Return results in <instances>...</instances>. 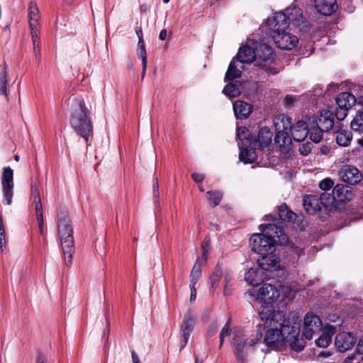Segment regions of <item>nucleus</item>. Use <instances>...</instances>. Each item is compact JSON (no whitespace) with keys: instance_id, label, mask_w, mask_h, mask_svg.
<instances>
[{"instance_id":"nucleus-46","label":"nucleus","mask_w":363,"mask_h":363,"mask_svg":"<svg viewBox=\"0 0 363 363\" xmlns=\"http://www.w3.org/2000/svg\"><path fill=\"white\" fill-rule=\"evenodd\" d=\"M210 247V240L208 238H206L201 245L202 252H203V262H205L207 259V257L208 255Z\"/></svg>"},{"instance_id":"nucleus-49","label":"nucleus","mask_w":363,"mask_h":363,"mask_svg":"<svg viewBox=\"0 0 363 363\" xmlns=\"http://www.w3.org/2000/svg\"><path fill=\"white\" fill-rule=\"evenodd\" d=\"M299 151L303 155H308L311 151V144L307 143L301 145L299 147Z\"/></svg>"},{"instance_id":"nucleus-15","label":"nucleus","mask_w":363,"mask_h":363,"mask_svg":"<svg viewBox=\"0 0 363 363\" xmlns=\"http://www.w3.org/2000/svg\"><path fill=\"white\" fill-rule=\"evenodd\" d=\"M196 315L188 310L184 315L182 323L180 325L179 333L182 337L190 338L191 334L196 324Z\"/></svg>"},{"instance_id":"nucleus-23","label":"nucleus","mask_w":363,"mask_h":363,"mask_svg":"<svg viewBox=\"0 0 363 363\" xmlns=\"http://www.w3.org/2000/svg\"><path fill=\"white\" fill-rule=\"evenodd\" d=\"M243 69V65L240 64L238 61L233 58L231 60L225 73V80L231 81L240 78L242 75V71Z\"/></svg>"},{"instance_id":"nucleus-28","label":"nucleus","mask_w":363,"mask_h":363,"mask_svg":"<svg viewBox=\"0 0 363 363\" xmlns=\"http://www.w3.org/2000/svg\"><path fill=\"white\" fill-rule=\"evenodd\" d=\"M28 16L29 20V25L40 24L39 20L40 18V13L37 3L34 1H30L28 3Z\"/></svg>"},{"instance_id":"nucleus-62","label":"nucleus","mask_w":363,"mask_h":363,"mask_svg":"<svg viewBox=\"0 0 363 363\" xmlns=\"http://www.w3.org/2000/svg\"><path fill=\"white\" fill-rule=\"evenodd\" d=\"M135 33L138 38V40H140V39H143V31H142V28L140 27H138L135 28Z\"/></svg>"},{"instance_id":"nucleus-7","label":"nucleus","mask_w":363,"mask_h":363,"mask_svg":"<svg viewBox=\"0 0 363 363\" xmlns=\"http://www.w3.org/2000/svg\"><path fill=\"white\" fill-rule=\"evenodd\" d=\"M3 203L10 206L12 203L13 196V170L10 167H5L1 178Z\"/></svg>"},{"instance_id":"nucleus-53","label":"nucleus","mask_w":363,"mask_h":363,"mask_svg":"<svg viewBox=\"0 0 363 363\" xmlns=\"http://www.w3.org/2000/svg\"><path fill=\"white\" fill-rule=\"evenodd\" d=\"M191 289L190 301L192 302L196 299V286H189Z\"/></svg>"},{"instance_id":"nucleus-16","label":"nucleus","mask_w":363,"mask_h":363,"mask_svg":"<svg viewBox=\"0 0 363 363\" xmlns=\"http://www.w3.org/2000/svg\"><path fill=\"white\" fill-rule=\"evenodd\" d=\"M258 146L256 140L250 142V145L240 146V160L244 163H252L257 159L255 150Z\"/></svg>"},{"instance_id":"nucleus-39","label":"nucleus","mask_w":363,"mask_h":363,"mask_svg":"<svg viewBox=\"0 0 363 363\" xmlns=\"http://www.w3.org/2000/svg\"><path fill=\"white\" fill-rule=\"evenodd\" d=\"M206 195L208 200L213 203V207L218 206L223 197V194L219 191H209Z\"/></svg>"},{"instance_id":"nucleus-38","label":"nucleus","mask_w":363,"mask_h":363,"mask_svg":"<svg viewBox=\"0 0 363 363\" xmlns=\"http://www.w3.org/2000/svg\"><path fill=\"white\" fill-rule=\"evenodd\" d=\"M33 47L40 46V24L29 25Z\"/></svg>"},{"instance_id":"nucleus-30","label":"nucleus","mask_w":363,"mask_h":363,"mask_svg":"<svg viewBox=\"0 0 363 363\" xmlns=\"http://www.w3.org/2000/svg\"><path fill=\"white\" fill-rule=\"evenodd\" d=\"M335 139L337 145L342 147L348 146L352 139V134L350 130H340L335 131Z\"/></svg>"},{"instance_id":"nucleus-2","label":"nucleus","mask_w":363,"mask_h":363,"mask_svg":"<svg viewBox=\"0 0 363 363\" xmlns=\"http://www.w3.org/2000/svg\"><path fill=\"white\" fill-rule=\"evenodd\" d=\"M67 106L70 111L69 123L72 128L87 142L93 131L88 109L82 100L74 95L68 99Z\"/></svg>"},{"instance_id":"nucleus-12","label":"nucleus","mask_w":363,"mask_h":363,"mask_svg":"<svg viewBox=\"0 0 363 363\" xmlns=\"http://www.w3.org/2000/svg\"><path fill=\"white\" fill-rule=\"evenodd\" d=\"M340 175L342 181L350 184H357L362 177L360 171L357 167L351 165L344 166L340 172Z\"/></svg>"},{"instance_id":"nucleus-3","label":"nucleus","mask_w":363,"mask_h":363,"mask_svg":"<svg viewBox=\"0 0 363 363\" xmlns=\"http://www.w3.org/2000/svg\"><path fill=\"white\" fill-rule=\"evenodd\" d=\"M263 230L264 233L254 234L250 238L252 250L261 256L274 251L275 238H279L278 241L281 245L288 241V238L283 233L282 230L274 224L264 225Z\"/></svg>"},{"instance_id":"nucleus-32","label":"nucleus","mask_w":363,"mask_h":363,"mask_svg":"<svg viewBox=\"0 0 363 363\" xmlns=\"http://www.w3.org/2000/svg\"><path fill=\"white\" fill-rule=\"evenodd\" d=\"M278 295L277 302H284L286 299H291L295 295V291L288 286H279L277 288Z\"/></svg>"},{"instance_id":"nucleus-64","label":"nucleus","mask_w":363,"mask_h":363,"mask_svg":"<svg viewBox=\"0 0 363 363\" xmlns=\"http://www.w3.org/2000/svg\"><path fill=\"white\" fill-rule=\"evenodd\" d=\"M6 247V240H5V235L4 236H0V248L1 250H4Z\"/></svg>"},{"instance_id":"nucleus-6","label":"nucleus","mask_w":363,"mask_h":363,"mask_svg":"<svg viewBox=\"0 0 363 363\" xmlns=\"http://www.w3.org/2000/svg\"><path fill=\"white\" fill-rule=\"evenodd\" d=\"M269 26H272V39L280 49L291 50L297 45L298 43V38L287 32L286 30L287 28H282L281 26H276V24Z\"/></svg>"},{"instance_id":"nucleus-17","label":"nucleus","mask_w":363,"mask_h":363,"mask_svg":"<svg viewBox=\"0 0 363 363\" xmlns=\"http://www.w3.org/2000/svg\"><path fill=\"white\" fill-rule=\"evenodd\" d=\"M255 46L251 48L250 45L241 47L234 57L240 64H249L255 60Z\"/></svg>"},{"instance_id":"nucleus-8","label":"nucleus","mask_w":363,"mask_h":363,"mask_svg":"<svg viewBox=\"0 0 363 363\" xmlns=\"http://www.w3.org/2000/svg\"><path fill=\"white\" fill-rule=\"evenodd\" d=\"M322 326L319 316L313 313H307L303 320V335L306 339L311 340L315 333L320 331Z\"/></svg>"},{"instance_id":"nucleus-40","label":"nucleus","mask_w":363,"mask_h":363,"mask_svg":"<svg viewBox=\"0 0 363 363\" xmlns=\"http://www.w3.org/2000/svg\"><path fill=\"white\" fill-rule=\"evenodd\" d=\"M8 74L6 71V65H4V70L0 72V94L7 96L6 85L8 82Z\"/></svg>"},{"instance_id":"nucleus-41","label":"nucleus","mask_w":363,"mask_h":363,"mask_svg":"<svg viewBox=\"0 0 363 363\" xmlns=\"http://www.w3.org/2000/svg\"><path fill=\"white\" fill-rule=\"evenodd\" d=\"M351 128L356 132L363 131V113L357 115L351 122Z\"/></svg>"},{"instance_id":"nucleus-4","label":"nucleus","mask_w":363,"mask_h":363,"mask_svg":"<svg viewBox=\"0 0 363 363\" xmlns=\"http://www.w3.org/2000/svg\"><path fill=\"white\" fill-rule=\"evenodd\" d=\"M57 233L62 247L65 264L69 266L72 264V255L74 252V239L71 220L65 211L58 213Z\"/></svg>"},{"instance_id":"nucleus-42","label":"nucleus","mask_w":363,"mask_h":363,"mask_svg":"<svg viewBox=\"0 0 363 363\" xmlns=\"http://www.w3.org/2000/svg\"><path fill=\"white\" fill-rule=\"evenodd\" d=\"M137 52L138 57L142 62H145V61H147V52L143 39L138 40Z\"/></svg>"},{"instance_id":"nucleus-44","label":"nucleus","mask_w":363,"mask_h":363,"mask_svg":"<svg viewBox=\"0 0 363 363\" xmlns=\"http://www.w3.org/2000/svg\"><path fill=\"white\" fill-rule=\"evenodd\" d=\"M35 210L36 213V218H43V205L40 201V198H38V196L35 199Z\"/></svg>"},{"instance_id":"nucleus-31","label":"nucleus","mask_w":363,"mask_h":363,"mask_svg":"<svg viewBox=\"0 0 363 363\" xmlns=\"http://www.w3.org/2000/svg\"><path fill=\"white\" fill-rule=\"evenodd\" d=\"M262 272L259 269L250 268L245 273V279L249 284L256 286L262 281Z\"/></svg>"},{"instance_id":"nucleus-5","label":"nucleus","mask_w":363,"mask_h":363,"mask_svg":"<svg viewBox=\"0 0 363 363\" xmlns=\"http://www.w3.org/2000/svg\"><path fill=\"white\" fill-rule=\"evenodd\" d=\"M303 18L301 9L296 6L288 7L284 11L276 13L272 19H268L269 25L276 24L282 28H288L289 24H300Z\"/></svg>"},{"instance_id":"nucleus-33","label":"nucleus","mask_w":363,"mask_h":363,"mask_svg":"<svg viewBox=\"0 0 363 363\" xmlns=\"http://www.w3.org/2000/svg\"><path fill=\"white\" fill-rule=\"evenodd\" d=\"M242 91V85L240 82H230L223 89V92L229 97L238 96Z\"/></svg>"},{"instance_id":"nucleus-63","label":"nucleus","mask_w":363,"mask_h":363,"mask_svg":"<svg viewBox=\"0 0 363 363\" xmlns=\"http://www.w3.org/2000/svg\"><path fill=\"white\" fill-rule=\"evenodd\" d=\"M166 37H167V30H166V29H162L160 33L159 38L161 40H164L166 39Z\"/></svg>"},{"instance_id":"nucleus-13","label":"nucleus","mask_w":363,"mask_h":363,"mask_svg":"<svg viewBox=\"0 0 363 363\" xmlns=\"http://www.w3.org/2000/svg\"><path fill=\"white\" fill-rule=\"evenodd\" d=\"M355 342L356 337L351 333L342 332L337 335L335 345L340 352H344L350 350Z\"/></svg>"},{"instance_id":"nucleus-21","label":"nucleus","mask_w":363,"mask_h":363,"mask_svg":"<svg viewBox=\"0 0 363 363\" xmlns=\"http://www.w3.org/2000/svg\"><path fill=\"white\" fill-rule=\"evenodd\" d=\"M313 122L320 128L328 130L333 128L334 125V115L330 110H323L320 112L318 120H313Z\"/></svg>"},{"instance_id":"nucleus-50","label":"nucleus","mask_w":363,"mask_h":363,"mask_svg":"<svg viewBox=\"0 0 363 363\" xmlns=\"http://www.w3.org/2000/svg\"><path fill=\"white\" fill-rule=\"evenodd\" d=\"M191 177L197 183L201 182L204 179V176L201 174L193 173Z\"/></svg>"},{"instance_id":"nucleus-9","label":"nucleus","mask_w":363,"mask_h":363,"mask_svg":"<svg viewBox=\"0 0 363 363\" xmlns=\"http://www.w3.org/2000/svg\"><path fill=\"white\" fill-rule=\"evenodd\" d=\"M252 45H256V65L259 66L262 69L268 71V64L272 61L274 55L272 48L265 44L257 45V43L254 42H252Z\"/></svg>"},{"instance_id":"nucleus-61","label":"nucleus","mask_w":363,"mask_h":363,"mask_svg":"<svg viewBox=\"0 0 363 363\" xmlns=\"http://www.w3.org/2000/svg\"><path fill=\"white\" fill-rule=\"evenodd\" d=\"M330 147L328 145H322L320 151L323 155H327L330 152Z\"/></svg>"},{"instance_id":"nucleus-1","label":"nucleus","mask_w":363,"mask_h":363,"mask_svg":"<svg viewBox=\"0 0 363 363\" xmlns=\"http://www.w3.org/2000/svg\"><path fill=\"white\" fill-rule=\"evenodd\" d=\"M259 315L267 329L264 342H262L261 332H257L251 337L241 330L234 333L232 346L236 357L242 363L250 350L259 348L261 352H265L266 346L274 345L280 341H285L297 352L304 348L306 342L299 337L301 320L297 314L291 313L286 320L281 311L263 309L259 311Z\"/></svg>"},{"instance_id":"nucleus-36","label":"nucleus","mask_w":363,"mask_h":363,"mask_svg":"<svg viewBox=\"0 0 363 363\" xmlns=\"http://www.w3.org/2000/svg\"><path fill=\"white\" fill-rule=\"evenodd\" d=\"M278 213L280 219L287 221H292L295 220L296 217V214L290 211L285 203L281 204L279 207Z\"/></svg>"},{"instance_id":"nucleus-57","label":"nucleus","mask_w":363,"mask_h":363,"mask_svg":"<svg viewBox=\"0 0 363 363\" xmlns=\"http://www.w3.org/2000/svg\"><path fill=\"white\" fill-rule=\"evenodd\" d=\"M31 191L32 194L33 196V201H35V199L36 196H38V198H40V194L36 186H31Z\"/></svg>"},{"instance_id":"nucleus-26","label":"nucleus","mask_w":363,"mask_h":363,"mask_svg":"<svg viewBox=\"0 0 363 363\" xmlns=\"http://www.w3.org/2000/svg\"><path fill=\"white\" fill-rule=\"evenodd\" d=\"M274 124L276 130L290 131L293 128L290 117L284 114H279L274 118Z\"/></svg>"},{"instance_id":"nucleus-60","label":"nucleus","mask_w":363,"mask_h":363,"mask_svg":"<svg viewBox=\"0 0 363 363\" xmlns=\"http://www.w3.org/2000/svg\"><path fill=\"white\" fill-rule=\"evenodd\" d=\"M131 354L133 363H140V359L137 353L135 351H133Z\"/></svg>"},{"instance_id":"nucleus-14","label":"nucleus","mask_w":363,"mask_h":363,"mask_svg":"<svg viewBox=\"0 0 363 363\" xmlns=\"http://www.w3.org/2000/svg\"><path fill=\"white\" fill-rule=\"evenodd\" d=\"M257 298L264 301L269 304L278 301L277 288L269 284H264L259 288L257 294Z\"/></svg>"},{"instance_id":"nucleus-45","label":"nucleus","mask_w":363,"mask_h":363,"mask_svg":"<svg viewBox=\"0 0 363 363\" xmlns=\"http://www.w3.org/2000/svg\"><path fill=\"white\" fill-rule=\"evenodd\" d=\"M230 334V328L229 323H227L224 327L222 328L220 333V347L223 343L224 338L227 336H228Z\"/></svg>"},{"instance_id":"nucleus-55","label":"nucleus","mask_w":363,"mask_h":363,"mask_svg":"<svg viewBox=\"0 0 363 363\" xmlns=\"http://www.w3.org/2000/svg\"><path fill=\"white\" fill-rule=\"evenodd\" d=\"M40 46H35L33 47V51L34 55L35 56L36 60L39 62L40 61Z\"/></svg>"},{"instance_id":"nucleus-48","label":"nucleus","mask_w":363,"mask_h":363,"mask_svg":"<svg viewBox=\"0 0 363 363\" xmlns=\"http://www.w3.org/2000/svg\"><path fill=\"white\" fill-rule=\"evenodd\" d=\"M225 276V289H224V294L225 295L228 294L229 292H228V290L230 289V281H232V276L231 274L226 272L224 274Z\"/></svg>"},{"instance_id":"nucleus-35","label":"nucleus","mask_w":363,"mask_h":363,"mask_svg":"<svg viewBox=\"0 0 363 363\" xmlns=\"http://www.w3.org/2000/svg\"><path fill=\"white\" fill-rule=\"evenodd\" d=\"M277 133L275 136L274 141L279 145L284 147L291 144V138L289 135L290 131L277 130Z\"/></svg>"},{"instance_id":"nucleus-29","label":"nucleus","mask_w":363,"mask_h":363,"mask_svg":"<svg viewBox=\"0 0 363 363\" xmlns=\"http://www.w3.org/2000/svg\"><path fill=\"white\" fill-rule=\"evenodd\" d=\"M311 119H308V134L310 139L315 143H319L323 138V132L325 129L320 128L319 125H316L314 122H310Z\"/></svg>"},{"instance_id":"nucleus-24","label":"nucleus","mask_w":363,"mask_h":363,"mask_svg":"<svg viewBox=\"0 0 363 363\" xmlns=\"http://www.w3.org/2000/svg\"><path fill=\"white\" fill-rule=\"evenodd\" d=\"M318 196L315 195L306 196L303 200V205L308 214H314L320 211L321 207L319 203Z\"/></svg>"},{"instance_id":"nucleus-58","label":"nucleus","mask_w":363,"mask_h":363,"mask_svg":"<svg viewBox=\"0 0 363 363\" xmlns=\"http://www.w3.org/2000/svg\"><path fill=\"white\" fill-rule=\"evenodd\" d=\"M38 228H39V232L41 235L43 234V218H37Z\"/></svg>"},{"instance_id":"nucleus-19","label":"nucleus","mask_w":363,"mask_h":363,"mask_svg":"<svg viewBox=\"0 0 363 363\" xmlns=\"http://www.w3.org/2000/svg\"><path fill=\"white\" fill-rule=\"evenodd\" d=\"M317 11L324 16H330L337 8L336 0H314Z\"/></svg>"},{"instance_id":"nucleus-47","label":"nucleus","mask_w":363,"mask_h":363,"mask_svg":"<svg viewBox=\"0 0 363 363\" xmlns=\"http://www.w3.org/2000/svg\"><path fill=\"white\" fill-rule=\"evenodd\" d=\"M333 181L331 179L326 178L320 182L319 187L323 190L327 191L329 190L333 186Z\"/></svg>"},{"instance_id":"nucleus-51","label":"nucleus","mask_w":363,"mask_h":363,"mask_svg":"<svg viewBox=\"0 0 363 363\" xmlns=\"http://www.w3.org/2000/svg\"><path fill=\"white\" fill-rule=\"evenodd\" d=\"M36 363H49L47 357L42 353H39L37 357Z\"/></svg>"},{"instance_id":"nucleus-56","label":"nucleus","mask_w":363,"mask_h":363,"mask_svg":"<svg viewBox=\"0 0 363 363\" xmlns=\"http://www.w3.org/2000/svg\"><path fill=\"white\" fill-rule=\"evenodd\" d=\"M153 196L154 198L159 197V184L157 182L155 184H153Z\"/></svg>"},{"instance_id":"nucleus-52","label":"nucleus","mask_w":363,"mask_h":363,"mask_svg":"<svg viewBox=\"0 0 363 363\" xmlns=\"http://www.w3.org/2000/svg\"><path fill=\"white\" fill-rule=\"evenodd\" d=\"M294 101H295V98L293 96H289V95L286 96V97L284 98V100L286 106L292 105L293 103L294 102Z\"/></svg>"},{"instance_id":"nucleus-54","label":"nucleus","mask_w":363,"mask_h":363,"mask_svg":"<svg viewBox=\"0 0 363 363\" xmlns=\"http://www.w3.org/2000/svg\"><path fill=\"white\" fill-rule=\"evenodd\" d=\"M356 350L359 354H363V337L358 342Z\"/></svg>"},{"instance_id":"nucleus-59","label":"nucleus","mask_w":363,"mask_h":363,"mask_svg":"<svg viewBox=\"0 0 363 363\" xmlns=\"http://www.w3.org/2000/svg\"><path fill=\"white\" fill-rule=\"evenodd\" d=\"M189 340V337H182V340L180 341V343H179L180 350L183 349L186 346Z\"/></svg>"},{"instance_id":"nucleus-18","label":"nucleus","mask_w":363,"mask_h":363,"mask_svg":"<svg viewBox=\"0 0 363 363\" xmlns=\"http://www.w3.org/2000/svg\"><path fill=\"white\" fill-rule=\"evenodd\" d=\"M258 264L262 269L265 271H273L279 267V258L273 252L261 256L258 259Z\"/></svg>"},{"instance_id":"nucleus-37","label":"nucleus","mask_w":363,"mask_h":363,"mask_svg":"<svg viewBox=\"0 0 363 363\" xmlns=\"http://www.w3.org/2000/svg\"><path fill=\"white\" fill-rule=\"evenodd\" d=\"M201 264L200 261L197 260L191 272V281L189 286H196V284L201 275Z\"/></svg>"},{"instance_id":"nucleus-20","label":"nucleus","mask_w":363,"mask_h":363,"mask_svg":"<svg viewBox=\"0 0 363 363\" xmlns=\"http://www.w3.org/2000/svg\"><path fill=\"white\" fill-rule=\"evenodd\" d=\"M308 123L298 121L290 130L292 138L296 141H303L308 134Z\"/></svg>"},{"instance_id":"nucleus-22","label":"nucleus","mask_w":363,"mask_h":363,"mask_svg":"<svg viewBox=\"0 0 363 363\" xmlns=\"http://www.w3.org/2000/svg\"><path fill=\"white\" fill-rule=\"evenodd\" d=\"M335 333L333 325H327L323 329L320 337L315 340V344L319 347H326L332 341V337Z\"/></svg>"},{"instance_id":"nucleus-27","label":"nucleus","mask_w":363,"mask_h":363,"mask_svg":"<svg viewBox=\"0 0 363 363\" xmlns=\"http://www.w3.org/2000/svg\"><path fill=\"white\" fill-rule=\"evenodd\" d=\"M273 137L272 132L266 127L262 128L258 133L257 140H255L257 143V147L262 148L268 146L272 143Z\"/></svg>"},{"instance_id":"nucleus-25","label":"nucleus","mask_w":363,"mask_h":363,"mask_svg":"<svg viewBox=\"0 0 363 363\" xmlns=\"http://www.w3.org/2000/svg\"><path fill=\"white\" fill-rule=\"evenodd\" d=\"M233 110L238 118H245L252 113V106L245 101L238 100L233 104Z\"/></svg>"},{"instance_id":"nucleus-11","label":"nucleus","mask_w":363,"mask_h":363,"mask_svg":"<svg viewBox=\"0 0 363 363\" xmlns=\"http://www.w3.org/2000/svg\"><path fill=\"white\" fill-rule=\"evenodd\" d=\"M343 191L344 187L337 185L333 189V194L328 192L321 194L318 197L320 206H323L327 208L333 206L336 201H342L343 199L341 198V194Z\"/></svg>"},{"instance_id":"nucleus-34","label":"nucleus","mask_w":363,"mask_h":363,"mask_svg":"<svg viewBox=\"0 0 363 363\" xmlns=\"http://www.w3.org/2000/svg\"><path fill=\"white\" fill-rule=\"evenodd\" d=\"M238 140L240 141L238 143V146L250 145V142H253L254 140L250 138L249 130L245 127H239L237 128L236 133Z\"/></svg>"},{"instance_id":"nucleus-10","label":"nucleus","mask_w":363,"mask_h":363,"mask_svg":"<svg viewBox=\"0 0 363 363\" xmlns=\"http://www.w3.org/2000/svg\"><path fill=\"white\" fill-rule=\"evenodd\" d=\"M356 101L355 96L349 92H342L336 98L337 108L335 112V117L339 121H342L347 115V111Z\"/></svg>"},{"instance_id":"nucleus-43","label":"nucleus","mask_w":363,"mask_h":363,"mask_svg":"<svg viewBox=\"0 0 363 363\" xmlns=\"http://www.w3.org/2000/svg\"><path fill=\"white\" fill-rule=\"evenodd\" d=\"M222 274L223 272L221 268L220 267H216L214 272H213L211 277V282L212 286H216L219 282L222 277Z\"/></svg>"}]
</instances>
